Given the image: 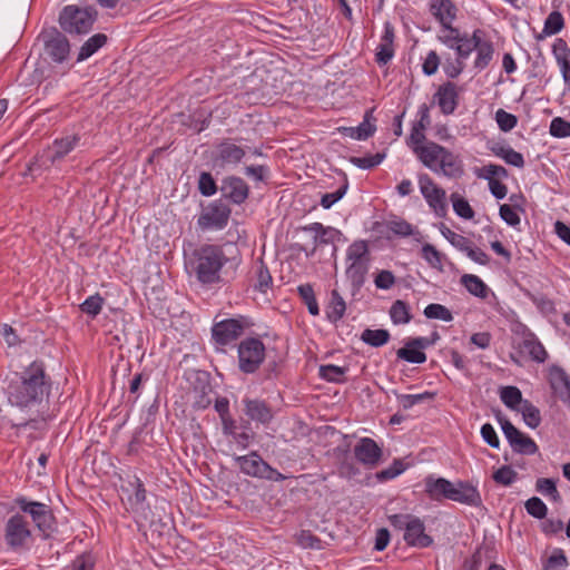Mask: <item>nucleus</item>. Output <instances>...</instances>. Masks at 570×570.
I'll use <instances>...</instances> for the list:
<instances>
[{"label":"nucleus","instance_id":"f257e3e1","mask_svg":"<svg viewBox=\"0 0 570 570\" xmlns=\"http://www.w3.org/2000/svg\"><path fill=\"white\" fill-rule=\"evenodd\" d=\"M52 380L43 361H32L14 373L7 386L8 401L20 409H32L45 403L51 393Z\"/></svg>","mask_w":570,"mask_h":570},{"label":"nucleus","instance_id":"f03ea898","mask_svg":"<svg viewBox=\"0 0 570 570\" xmlns=\"http://www.w3.org/2000/svg\"><path fill=\"white\" fill-rule=\"evenodd\" d=\"M415 157L425 168L448 179H458L464 174L460 156L435 141L419 148Z\"/></svg>","mask_w":570,"mask_h":570},{"label":"nucleus","instance_id":"7ed1b4c3","mask_svg":"<svg viewBox=\"0 0 570 570\" xmlns=\"http://www.w3.org/2000/svg\"><path fill=\"white\" fill-rule=\"evenodd\" d=\"M195 274L204 285L217 284L222 281L220 271L228 262L223 248L218 245H204L195 253Z\"/></svg>","mask_w":570,"mask_h":570},{"label":"nucleus","instance_id":"20e7f679","mask_svg":"<svg viewBox=\"0 0 570 570\" xmlns=\"http://www.w3.org/2000/svg\"><path fill=\"white\" fill-rule=\"evenodd\" d=\"M515 333L520 336V340L513 343L515 353L510 354V358L515 365L522 366V358L524 357L538 364L548 360L549 354L546 347L528 326L520 325Z\"/></svg>","mask_w":570,"mask_h":570},{"label":"nucleus","instance_id":"39448f33","mask_svg":"<svg viewBox=\"0 0 570 570\" xmlns=\"http://www.w3.org/2000/svg\"><path fill=\"white\" fill-rule=\"evenodd\" d=\"M97 19V11L92 7L66 6L59 14L60 28L69 35L88 33Z\"/></svg>","mask_w":570,"mask_h":570},{"label":"nucleus","instance_id":"423d86ee","mask_svg":"<svg viewBox=\"0 0 570 570\" xmlns=\"http://www.w3.org/2000/svg\"><path fill=\"white\" fill-rule=\"evenodd\" d=\"M237 354L239 371L245 374H253L263 364L266 348L259 338L246 337L238 344Z\"/></svg>","mask_w":570,"mask_h":570},{"label":"nucleus","instance_id":"0eeeda50","mask_svg":"<svg viewBox=\"0 0 570 570\" xmlns=\"http://www.w3.org/2000/svg\"><path fill=\"white\" fill-rule=\"evenodd\" d=\"M420 193L426 202L429 208L440 218L448 214L446 191L426 173L417 175Z\"/></svg>","mask_w":570,"mask_h":570},{"label":"nucleus","instance_id":"6e6552de","mask_svg":"<svg viewBox=\"0 0 570 570\" xmlns=\"http://www.w3.org/2000/svg\"><path fill=\"white\" fill-rule=\"evenodd\" d=\"M252 325L253 323L246 316L226 318L213 325L212 336L216 344L226 346L238 340L244 331Z\"/></svg>","mask_w":570,"mask_h":570},{"label":"nucleus","instance_id":"1a4fd4ad","mask_svg":"<svg viewBox=\"0 0 570 570\" xmlns=\"http://www.w3.org/2000/svg\"><path fill=\"white\" fill-rule=\"evenodd\" d=\"M498 422L502 432L514 452L532 455L539 450L535 442L521 431H519L505 416L501 413L497 414Z\"/></svg>","mask_w":570,"mask_h":570},{"label":"nucleus","instance_id":"9d476101","mask_svg":"<svg viewBox=\"0 0 570 570\" xmlns=\"http://www.w3.org/2000/svg\"><path fill=\"white\" fill-rule=\"evenodd\" d=\"M230 214L229 206L217 199L203 210L197 224L202 229L220 230L227 226Z\"/></svg>","mask_w":570,"mask_h":570},{"label":"nucleus","instance_id":"9b49d317","mask_svg":"<svg viewBox=\"0 0 570 570\" xmlns=\"http://www.w3.org/2000/svg\"><path fill=\"white\" fill-rule=\"evenodd\" d=\"M30 537L31 531L23 515L16 513L8 519L4 527V540L11 549L23 547Z\"/></svg>","mask_w":570,"mask_h":570},{"label":"nucleus","instance_id":"f8f14e48","mask_svg":"<svg viewBox=\"0 0 570 570\" xmlns=\"http://www.w3.org/2000/svg\"><path fill=\"white\" fill-rule=\"evenodd\" d=\"M246 156V147L237 145L236 140L224 138L217 142L214 151V161L220 166H236Z\"/></svg>","mask_w":570,"mask_h":570},{"label":"nucleus","instance_id":"ddd939ff","mask_svg":"<svg viewBox=\"0 0 570 570\" xmlns=\"http://www.w3.org/2000/svg\"><path fill=\"white\" fill-rule=\"evenodd\" d=\"M461 88L453 81L441 83L433 95V101L444 116L453 115L460 102Z\"/></svg>","mask_w":570,"mask_h":570},{"label":"nucleus","instance_id":"4468645a","mask_svg":"<svg viewBox=\"0 0 570 570\" xmlns=\"http://www.w3.org/2000/svg\"><path fill=\"white\" fill-rule=\"evenodd\" d=\"M355 460L368 469L379 465L383 456L382 448L371 438H361L353 449Z\"/></svg>","mask_w":570,"mask_h":570},{"label":"nucleus","instance_id":"2eb2a0df","mask_svg":"<svg viewBox=\"0 0 570 570\" xmlns=\"http://www.w3.org/2000/svg\"><path fill=\"white\" fill-rule=\"evenodd\" d=\"M220 191L230 203L242 205L249 196V186L238 176H227L222 180Z\"/></svg>","mask_w":570,"mask_h":570},{"label":"nucleus","instance_id":"dca6fc26","mask_svg":"<svg viewBox=\"0 0 570 570\" xmlns=\"http://www.w3.org/2000/svg\"><path fill=\"white\" fill-rule=\"evenodd\" d=\"M448 500L469 507H479L482 503L480 491L468 481L452 482Z\"/></svg>","mask_w":570,"mask_h":570},{"label":"nucleus","instance_id":"f3484780","mask_svg":"<svg viewBox=\"0 0 570 570\" xmlns=\"http://www.w3.org/2000/svg\"><path fill=\"white\" fill-rule=\"evenodd\" d=\"M14 503L22 512L30 514L38 529L45 530L48 527L51 513L47 504L38 501H29L24 497H17Z\"/></svg>","mask_w":570,"mask_h":570},{"label":"nucleus","instance_id":"a211bd4d","mask_svg":"<svg viewBox=\"0 0 570 570\" xmlns=\"http://www.w3.org/2000/svg\"><path fill=\"white\" fill-rule=\"evenodd\" d=\"M45 51L52 61L61 63L69 56L70 45L65 35L55 30L45 39Z\"/></svg>","mask_w":570,"mask_h":570},{"label":"nucleus","instance_id":"6ab92c4d","mask_svg":"<svg viewBox=\"0 0 570 570\" xmlns=\"http://www.w3.org/2000/svg\"><path fill=\"white\" fill-rule=\"evenodd\" d=\"M403 539L407 546L415 548H428L433 543L432 537L425 533L424 522L416 515L407 524Z\"/></svg>","mask_w":570,"mask_h":570},{"label":"nucleus","instance_id":"aec40b11","mask_svg":"<svg viewBox=\"0 0 570 570\" xmlns=\"http://www.w3.org/2000/svg\"><path fill=\"white\" fill-rule=\"evenodd\" d=\"M395 31L394 27L390 21H385L383 27V33L379 46L376 47L375 61L380 66L387 65L395 55L394 49Z\"/></svg>","mask_w":570,"mask_h":570},{"label":"nucleus","instance_id":"412c9836","mask_svg":"<svg viewBox=\"0 0 570 570\" xmlns=\"http://www.w3.org/2000/svg\"><path fill=\"white\" fill-rule=\"evenodd\" d=\"M234 461L242 473L257 479H262L267 464L257 451H252L246 455L234 456Z\"/></svg>","mask_w":570,"mask_h":570},{"label":"nucleus","instance_id":"4be33fe9","mask_svg":"<svg viewBox=\"0 0 570 570\" xmlns=\"http://www.w3.org/2000/svg\"><path fill=\"white\" fill-rule=\"evenodd\" d=\"M552 55L560 69L563 82L570 88V47L562 38H557L552 45Z\"/></svg>","mask_w":570,"mask_h":570},{"label":"nucleus","instance_id":"5701e85b","mask_svg":"<svg viewBox=\"0 0 570 570\" xmlns=\"http://www.w3.org/2000/svg\"><path fill=\"white\" fill-rule=\"evenodd\" d=\"M429 11L441 26L453 23L458 14L452 0H429Z\"/></svg>","mask_w":570,"mask_h":570},{"label":"nucleus","instance_id":"b1692460","mask_svg":"<svg viewBox=\"0 0 570 570\" xmlns=\"http://www.w3.org/2000/svg\"><path fill=\"white\" fill-rule=\"evenodd\" d=\"M452 482L445 478L428 475L424 479V492L432 501L441 502L449 499Z\"/></svg>","mask_w":570,"mask_h":570},{"label":"nucleus","instance_id":"393cba45","mask_svg":"<svg viewBox=\"0 0 570 570\" xmlns=\"http://www.w3.org/2000/svg\"><path fill=\"white\" fill-rule=\"evenodd\" d=\"M244 404L245 413L250 420L262 424H268L272 421L273 412L265 401L245 399Z\"/></svg>","mask_w":570,"mask_h":570},{"label":"nucleus","instance_id":"a878e982","mask_svg":"<svg viewBox=\"0 0 570 570\" xmlns=\"http://www.w3.org/2000/svg\"><path fill=\"white\" fill-rule=\"evenodd\" d=\"M80 136L78 134L68 135L62 138H56L52 141L50 147L51 157L50 160L52 164L63 159L68 154H70L79 144Z\"/></svg>","mask_w":570,"mask_h":570},{"label":"nucleus","instance_id":"bb28decb","mask_svg":"<svg viewBox=\"0 0 570 570\" xmlns=\"http://www.w3.org/2000/svg\"><path fill=\"white\" fill-rule=\"evenodd\" d=\"M475 52L476 56L473 61V68L478 71H482L490 66L494 57V45L489 38H487L484 31L476 46Z\"/></svg>","mask_w":570,"mask_h":570},{"label":"nucleus","instance_id":"cd10ccee","mask_svg":"<svg viewBox=\"0 0 570 570\" xmlns=\"http://www.w3.org/2000/svg\"><path fill=\"white\" fill-rule=\"evenodd\" d=\"M483 30L475 29L472 35L463 32L460 42L455 46L454 51L456 53V58L462 59L463 62L465 59L470 57V55L475 51L476 46L482 37Z\"/></svg>","mask_w":570,"mask_h":570},{"label":"nucleus","instance_id":"c85d7f7f","mask_svg":"<svg viewBox=\"0 0 570 570\" xmlns=\"http://www.w3.org/2000/svg\"><path fill=\"white\" fill-rule=\"evenodd\" d=\"M549 383L556 394L563 397L570 395V379L559 366H551L549 370Z\"/></svg>","mask_w":570,"mask_h":570},{"label":"nucleus","instance_id":"c756f323","mask_svg":"<svg viewBox=\"0 0 570 570\" xmlns=\"http://www.w3.org/2000/svg\"><path fill=\"white\" fill-rule=\"evenodd\" d=\"M368 271V262H350L346 268V277L351 282L353 291L357 292L365 283Z\"/></svg>","mask_w":570,"mask_h":570},{"label":"nucleus","instance_id":"7c9ffc66","mask_svg":"<svg viewBox=\"0 0 570 570\" xmlns=\"http://www.w3.org/2000/svg\"><path fill=\"white\" fill-rule=\"evenodd\" d=\"M460 282L471 295L482 299L488 297L489 287L479 276L464 274L461 276Z\"/></svg>","mask_w":570,"mask_h":570},{"label":"nucleus","instance_id":"2f4dec72","mask_svg":"<svg viewBox=\"0 0 570 570\" xmlns=\"http://www.w3.org/2000/svg\"><path fill=\"white\" fill-rule=\"evenodd\" d=\"M346 311V303L341 294L333 289L331 292V299L326 306V315L330 322L336 323L341 321Z\"/></svg>","mask_w":570,"mask_h":570},{"label":"nucleus","instance_id":"473e14b6","mask_svg":"<svg viewBox=\"0 0 570 570\" xmlns=\"http://www.w3.org/2000/svg\"><path fill=\"white\" fill-rule=\"evenodd\" d=\"M389 314L394 325L409 324L413 317L409 303L402 299H396L391 305Z\"/></svg>","mask_w":570,"mask_h":570},{"label":"nucleus","instance_id":"72a5a7b5","mask_svg":"<svg viewBox=\"0 0 570 570\" xmlns=\"http://www.w3.org/2000/svg\"><path fill=\"white\" fill-rule=\"evenodd\" d=\"M396 355L399 358L413 364H422L426 361V354L423 348H419L412 344V338H409L404 347L397 350Z\"/></svg>","mask_w":570,"mask_h":570},{"label":"nucleus","instance_id":"f704fd0d","mask_svg":"<svg viewBox=\"0 0 570 570\" xmlns=\"http://www.w3.org/2000/svg\"><path fill=\"white\" fill-rule=\"evenodd\" d=\"M304 229L308 232H314L316 234V239H318L320 244H333L341 236V232L338 229L334 227H325L321 223H313L304 227Z\"/></svg>","mask_w":570,"mask_h":570},{"label":"nucleus","instance_id":"c9c22d12","mask_svg":"<svg viewBox=\"0 0 570 570\" xmlns=\"http://www.w3.org/2000/svg\"><path fill=\"white\" fill-rule=\"evenodd\" d=\"M371 111L365 114L364 120L357 127H347L343 130L353 139L366 140L374 135L376 127L370 122Z\"/></svg>","mask_w":570,"mask_h":570},{"label":"nucleus","instance_id":"e433bc0d","mask_svg":"<svg viewBox=\"0 0 570 570\" xmlns=\"http://www.w3.org/2000/svg\"><path fill=\"white\" fill-rule=\"evenodd\" d=\"M107 42V36L104 33H96L91 36L80 48L78 53V61H82L91 57Z\"/></svg>","mask_w":570,"mask_h":570},{"label":"nucleus","instance_id":"4c0bfd02","mask_svg":"<svg viewBox=\"0 0 570 570\" xmlns=\"http://www.w3.org/2000/svg\"><path fill=\"white\" fill-rule=\"evenodd\" d=\"M391 338L390 332L387 330H371L366 328L361 334V340L373 347H381L385 345Z\"/></svg>","mask_w":570,"mask_h":570},{"label":"nucleus","instance_id":"58836bf2","mask_svg":"<svg viewBox=\"0 0 570 570\" xmlns=\"http://www.w3.org/2000/svg\"><path fill=\"white\" fill-rule=\"evenodd\" d=\"M492 150L497 157L503 159L508 165L517 168H522L524 166L523 155L510 146H500Z\"/></svg>","mask_w":570,"mask_h":570},{"label":"nucleus","instance_id":"ea45409f","mask_svg":"<svg viewBox=\"0 0 570 570\" xmlns=\"http://www.w3.org/2000/svg\"><path fill=\"white\" fill-rule=\"evenodd\" d=\"M347 371V367H341L334 364H324L320 366L318 375L321 379L331 383H344Z\"/></svg>","mask_w":570,"mask_h":570},{"label":"nucleus","instance_id":"a19ab883","mask_svg":"<svg viewBox=\"0 0 570 570\" xmlns=\"http://www.w3.org/2000/svg\"><path fill=\"white\" fill-rule=\"evenodd\" d=\"M105 304V298L96 293L94 295L88 296L80 305V311L88 315L90 318H96L100 312L102 311Z\"/></svg>","mask_w":570,"mask_h":570},{"label":"nucleus","instance_id":"79ce46f5","mask_svg":"<svg viewBox=\"0 0 570 570\" xmlns=\"http://www.w3.org/2000/svg\"><path fill=\"white\" fill-rule=\"evenodd\" d=\"M462 35L458 28L453 27V23H446L441 26L438 40L446 46L449 49L454 50L455 46L460 42Z\"/></svg>","mask_w":570,"mask_h":570},{"label":"nucleus","instance_id":"37998d69","mask_svg":"<svg viewBox=\"0 0 570 570\" xmlns=\"http://www.w3.org/2000/svg\"><path fill=\"white\" fill-rule=\"evenodd\" d=\"M297 293L302 301L307 306V309L311 315L317 316L320 314V307L317 299L315 297L314 288L311 284H302L297 287Z\"/></svg>","mask_w":570,"mask_h":570},{"label":"nucleus","instance_id":"c03bdc74","mask_svg":"<svg viewBox=\"0 0 570 570\" xmlns=\"http://www.w3.org/2000/svg\"><path fill=\"white\" fill-rule=\"evenodd\" d=\"M500 399L502 403L511 409L517 410L519 405L524 401L522 399V393L517 386H503L500 390Z\"/></svg>","mask_w":570,"mask_h":570},{"label":"nucleus","instance_id":"a18cd8bd","mask_svg":"<svg viewBox=\"0 0 570 570\" xmlns=\"http://www.w3.org/2000/svg\"><path fill=\"white\" fill-rule=\"evenodd\" d=\"M564 27V19L560 11H552L544 20L542 33L546 37L559 33Z\"/></svg>","mask_w":570,"mask_h":570},{"label":"nucleus","instance_id":"49530a36","mask_svg":"<svg viewBox=\"0 0 570 570\" xmlns=\"http://www.w3.org/2000/svg\"><path fill=\"white\" fill-rule=\"evenodd\" d=\"M454 213L463 219H472L475 215L473 208L469 202L458 193H453L450 196Z\"/></svg>","mask_w":570,"mask_h":570},{"label":"nucleus","instance_id":"de8ad7c7","mask_svg":"<svg viewBox=\"0 0 570 570\" xmlns=\"http://www.w3.org/2000/svg\"><path fill=\"white\" fill-rule=\"evenodd\" d=\"M254 288L261 293H266L273 285V277L268 267L261 261L256 266Z\"/></svg>","mask_w":570,"mask_h":570},{"label":"nucleus","instance_id":"09e8293b","mask_svg":"<svg viewBox=\"0 0 570 570\" xmlns=\"http://www.w3.org/2000/svg\"><path fill=\"white\" fill-rule=\"evenodd\" d=\"M520 412L522 413L524 423L531 428L535 429L541 423V415L539 409L533 405L530 401L524 400L520 405Z\"/></svg>","mask_w":570,"mask_h":570},{"label":"nucleus","instance_id":"8fccbe9b","mask_svg":"<svg viewBox=\"0 0 570 570\" xmlns=\"http://www.w3.org/2000/svg\"><path fill=\"white\" fill-rule=\"evenodd\" d=\"M421 257L435 269L443 268V255L433 245L424 244L421 248Z\"/></svg>","mask_w":570,"mask_h":570},{"label":"nucleus","instance_id":"3c124183","mask_svg":"<svg viewBox=\"0 0 570 570\" xmlns=\"http://www.w3.org/2000/svg\"><path fill=\"white\" fill-rule=\"evenodd\" d=\"M423 314L426 318L430 320H441L444 322L453 321V315L451 311L446 306L438 303L429 304L424 308Z\"/></svg>","mask_w":570,"mask_h":570},{"label":"nucleus","instance_id":"603ef678","mask_svg":"<svg viewBox=\"0 0 570 570\" xmlns=\"http://www.w3.org/2000/svg\"><path fill=\"white\" fill-rule=\"evenodd\" d=\"M535 490L554 502L561 499L553 479L539 478L535 482Z\"/></svg>","mask_w":570,"mask_h":570},{"label":"nucleus","instance_id":"864d4df0","mask_svg":"<svg viewBox=\"0 0 570 570\" xmlns=\"http://www.w3.org/2000/svg\"><path fill=\"white\" fill-rule=\"evenodd\" d=\"M368 247L365 240L354 242L346 252L347 262H368Z\"/></svg>","mask_w":570,"mask_h":570},{"label":"nucleus","instance_id":"5fc2aeb1","mask_svg":"<svg viewBox=\"0 0 570 570\" xmlns=\"http://www.w3.org/2000/svg\"><path fill=\"white\" fill-rule=\"evenodd\" d=\"M492 479L499 485L510 487L517 481L518 473L512 466L503 465L493 472Z\"/></svg>","mask_w":570,"mask_h":570},{"label":"nucleus","instance_id":"6e6d98bb","mask_svg":"<svg viewBox=\"0 0 570 570\" xmlns=\"http://www.w3.org/2000/svg\"><path fill=\"white\" fill-rule=\"evenodd\" d=\"M347 189H348V180H347L346 175L344 174L343 185L334 193L324 194L321 198V203H320L321 206L325 209L331 208L335 203H337L338 200H341L344 197Z\"/></svg>","mask_w":570,"mask_h":570},{"label":"nucleus","instance_id":"4d7b16f0","mask_svg":"<svg viewBox=\"0 0 570 570\" xmlns=\"http://www.w3.org/2000/svg\"><path fill=\"white\" fill-rule=\"evenodd\" d=\"M568 567V559L562 549H556L542 566L543 570H562Z\"/></svg>","mask_w":570,"mask_h":570},{"label":"nucleus","instance_id":"13d9d810","mask_svg":"<svg viewBox=\"0 0 570 570\" xmlns=\"http://www.w3.org/2000/svg\"><path fill=\"white\" fill-rule=\"evenodd\" d=\"M198 190L205 197H210L217 193V184L210 173H200L198 178Z\"/></svg>","mask_w":570,"mask_h":570},{"label":"nucleus","instance_id":"bf43d9fd","mask_svg":"<svg viewBox=\"0 0 570 570\" xmlns=\"http://www.w3.org/2000/svg\"><path fill=\"white\" fill-rule=\"evenodd\" d=\"M527 512L535 519H544L548 513L546 503L538 497L528 499L524 503Z\"/></svg>","mask_w":570,"mask_h":570},{"label":"nucleus","instance_id":"052dcab7","mask_svg":"<svg viewBox=\"0 0 570 570\" xmlns=\"http://www.w3.org/2000/svg\"><path fill=\"white\" fill-rule=\"evenodd\" d=\"M433 393L424 392L421 394H399L396 400L403 410H410L414 405L423 402L426 399H432Z\"/></svg>","mask_w":570,"mask_h":570},{"label":"nucleus","instance_id":"680f3d73","mask_svg":"<svg viewBox=\"0 0 570 570\" xmlns=\"http://www.w3.org/2000/svg\"><path fill=\"white\" fill-rule=\"evenodd\" d=\"M549 132L556 138H568L570 137V121L556 117L550 122Z\"/></svg>","mask_w":570,"mask_h":570},{"label":"nucleus","instance_id":"e2e57ef3","mask_svg":"<svg viewBox=\"0 0 570 570\" xmlns=\"http://www.w3.org/2000/svg\"><path fill=\"white\" fill-rule=\"evenodd\" d=\"M495 121L500 130L508 132L511 131L518 124L517 116L505 111L504 109H498L495 111Z\"/></svg>","mask_w":570,"mask_h":570},{"label":"nucleus","instance_id":"0e129e2a","mask_svg":"<svg viewBox=\"0 0 570 570\" xmlns=\"http://www.w3.org/2000/svg\"><path fill=\"white\" fill-rule=\"evenodd\" d=\"M428 141L429 140L426 139L425 132L423 130L412 127L411 132L406 139V145L416 156L419 148L424 147Z\"/></svg>","mask_w":570,"mask_h":570},{"label":"nucleus","instance_id":"69168bd1","mask_svg":"<svg viewBox=\"0 0 570 570\" xmlns=\"http://www.w3.org/2000/svg\"><path fill=\"white\" fill-rule=\"evenodd\" d=\"M384 157V154L377 153L375 155H370L365 157H351L350 161L361 169H371L380 165L383 161Z\"/></svg>","mask_w":570,"mask_h":570},{"label":"nucleus","instance_id":"338daca9","mask_svg":"<svg viewBox=\"0 0 570 570\" xmlns=\"http://www.w3.org/2000/svg\"><path fill=\"white\" fill-rule=\"evenodd\" d=\"M441 59L435 50H430L422 63V72L430 77L436 73Z\"/></svg>","mask_w":570,"mask_h":570},{"label":"nucleus","instance_id":"774afa93","mask_svg":"<svg viewBox=\"0 0 570 570\" xmlns=\"http://www.w3.org/2000/svg\"><path fill=\"white\" fill-rule=\"evenodd\" d=\"M405 470V465L401 460H394L393 463L380 472L376 473L379 481H387L396 478Z\"/></svg>","mask_w":570,"mask_h":570}]
</instances>
